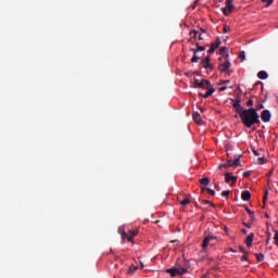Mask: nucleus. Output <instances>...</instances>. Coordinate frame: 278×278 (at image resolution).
<instances>
[{
	"mask_svg": "<svg viewBox=\"0 0 278 278\" xmlns=\"http://www.w3.org/2000/svg\"><path fill=\"white\" fill-rule=\"evenodd\" d=\"M192 118L194 123H198V124L201 123V114L199 112H193Z\"/></svg>",
	"mask_w": 278,
	"mask_h": 278,
	"instance_id": "17",
	"label": "nucleus"
},
{
	"mask_svg": "<svg viewBox=\"0 0 278 278\" xmlns=\"http://www.w3.org/2000/svg\"><path fill=\"white\" fill-rule=\"evenodd\" d=\"M257 110H264L263 104L260 105V108Z\"/></svg>",
	"mask_w": 278,
	"mask_h": 278,
	"instance_id": "49",
	"label": "nucleus"
},
{
	"mask_svg": "<svg viewBox=\"0 0 278 278\" xmlns=\"http://www.w3.org/2000/svg\"><path fill=\"white\" fill-rule=\"evenodd\" d=\"M275 0H262V3H265V7L266 8H270V5H273V2H274Z\"/></svg>",
	"mask_w": 278,
	"mask_h": 278,
	"instance_id": "22",
	"label": "nucleus"
},
{
	"mask_svg": "<svg viewBox=\"0 0 278 278\" xmlns=\"http://www.w3.org/2000/svg\"><path fill=\"white\" fill-rule=\"evenodd\" d=\"M200 185L202 186H210V178L204 177L200 179Z\"/></svg>",
	"mask_w": 278,
	"mask_h": 278,
	"instance_id": "21",
	"label": "nucleus"
},
{
	"mask_svg": "<svg viewBox=\"0 0 278 278\" xmlns=\"http://www.w3.org/2000/svg\"><path fill=\"white\" fill-rule=\"evenodd\" d=\"M270 118H273V114H270V111L264 110L261 113V121H263V123H270Z\"/></svg>",
	"mask_w": 278,
	"mask_h": 278,
	"instance_id": "10",
	"label": "nucleus"
},
{
	"mask_svg": "<svg viewBox=\"0 0 278 278\" xmlns=\"http://www.w3.org/2000/svg\"><path fill=\"white\" fill-rule=\"evenodd\" d=\"M202 192H208V194H211V197H216V191H214V189H210L207 187H202Z\"/></svg>",
	"mask_w": 278,
	"mask_h": 278,
	"instance_id": "16",
	"label": "nucleus"
},
{
	"mask_svg": "<svg viewBox=\"0 0 278 278\" xmlns=\"http://www.w3.org/2000/svg\"><path fill=\"white\" fill-rule=\"evenodd\" d=\"M247 108H253V99L248 100Z\"/></svg>",
	"mask_w": 278,
	"mask_h": 278,
	"instance_id": "34",
	"label": "nucleus"
},
{
	"mask_svg": "<svg viewBox=\"0 0 278 278\" xmlns=\"http://www.w3.org/2000/svg\"><path fill=\"white\" fill-rule=\"evenodd\" d=\"M225 90H227V87L219 88V92H225Z\"/></svg>",
	"mask_w": 278,
	"mask_h": 278,
	"instance_id": "41",
	"label": "nucleus"
},
{
	"mask_svg": "<svg viewBox=\"0 0 278 278\" xmlns=\"http://www.w3.org/2000/svg\"><path fill=\"white\" fill-rule=\"evenodd\" d=\"M211 240H216V237L215 236H206L203 239L202 244H201L203 251H207V247H210Z\"/></svg>",
	"mask_w": 278,
	"mask_h": 278,
	"instance_id": "9",
	"label": "nucleus"
},
{
	"mask_svg": "<svg viewBox=\"0 0 278 278\" xmlns=\"http://www.w3.org/2000/svg\"><path fill=\"white\" fill-rule=\"evenodd\" d=\"M188 203H190V199L186 198L185 200H182L180 202V205H182L185 207V205H188Z\"/></svg>",
	"mask_w": 278,
	"mask_h": 278,
	"instance_id": "29",
	"label": "nucleus"
},
{
	"mask_svg": "<svg viewBox=\"0 0 278 278\" xmlns=\"http://www.w3.org/2000/svg\"><path fill=\"white\" fill-rule=\"evenodd\" d=\"M199 33L197 31V30H191L190 31V36H192L193 38H197V35H198Z\"/></svg>",
	"mask_w": 278,
	"mask_h": 278,
	"instance_id": "37",
	"label": "nucleus"
},
{
	"mask_svg": "<svg viewBox=\"0 0 278 278\" xmlns=\"http://www.w3.org/2000/svg\"><path fill=\"white\" fill-rule=\"evenodd\" d=\"M229 194H231V191L225 190L222 192V197H225L226 199H229Z\"/></svg>",
	"mask_w": 278,
	"mask_h": 278,
	"instance_id": "26",
	"label": "nucleus"
},
{
	"mask_svg": "<svg viewBox=\"0 0 278 278\" xmlns=\"http://www.w3.org/2000/svg\"><path fill=\"white\" fill-rule=\"evenodd\" d=\"M201 112H203V109H201Z\"/></svg>",
	"mask_w": 278,
	"mask_h": 278,
	"instance_id": "59",
	"label": "nucleus"
},
{
	"mask_svg": "<svg viewBox=\"0 0 278 278\" xmlns=\"http://www.w3.org/2000/svg\"><path fill=\"white\" fill-rule=\"evenodd\" d=\"M220 84H229V80H222Z\"/></svg>",
	"mask_w": 278,
	"mask_h": 278,
	"instance_id": "45",
	"label": "nucleus"
},
{
	"mask_svg": "<svg viewBox=\"0 0 278 278\" xmlns=\"http://www.w3.org/2000/svg\"><path fill=\"white\" fill-rule=\"evenodd\" d=\"M195 47H197V49H198V53H199L200 51H205V47L199 46V43H195Z\"/></svg>",
	"mask_w": 278,
	"mask_h": 278,
	"instance_id": "30",
	"label": "nucleus"
},
{
	"mask_svg": "<svg viewBox=\"0 0 278 278\" xmlns=\"http://www.w3.org/2000/svg\"><path fill=\"white\" fill-rule=\"evenodd\" d=\"M215 45H217V48L220 47L222 42H220V38H216Z\"/></svg>",
	"mask_w": 278,
	"mask_h": 278,
	"instance_id": "39",
	"label": "nucleus"
},
{
	"mask_svg": "<svg viewBox=\"0 0 278 278\" xmlns=\"http://www.w3.org/2000/svg\"><path fill=\"white\" fill-rule=\"evenodd\" d=\"M266 244H270V235H268V237L266 239Z\"/></svg>",
	"mask_w": 278,
	"mask_h": 278,
	"instance_id": "40",
	"label": "nucleus"
},
{
	"mask_svg": "<svg viewBox=\"0 0 278 278\" xmlns=\"http://www.w3.org/2000/svg\"><path fill=\"white\" fill-rule=\"evenodd\" d=\"M191 62L194 64L197 62H199V56L197 54H193Z\"/></svg>",
	"mask_w": 278,
	"mask_h": 278,
	"instance_id": "33",
	"label": "nucleus"
},
{
	"mask_svg": "<svg viewBox=\"0 0 278 278\" xmlns=\"http://www.w3.org/2000/svg\"><path fill=\"white\" fill-rule=\"evenodd\" d=\"M240 157H242V155L236 156L235 160L228 159L227 163L218 166V169L223 170V168H238V166H240Z\"/></svg>",
	"mask_w": 278,
	"mask_h": 278,
	"instance_id": "3",
	"label": "nucleus"
},
{
	"mask_svg": "<svg viewBox=\"0 0 278 278\" xmlns=\"http://www.w3.org/2000/svg\"><path fill=\"white\" fill-rule=\"evenodd\" d=\"M211 54H207L206 58L204 60H202V65L203 68H205L206 71H213L214 70V65H212V58L210 56Z\"/></svg>",
	"mask_w": 278,
	"mask_h": 278,
	"instance_id": "7",
	"label": "nucleus"
},
{
	"mask_svg": "<svg viewBox=\"0 0 278 278\" xmlns=\"http://www.w3.org/2000/svg\"><path fill=\"white\" fill-rule=\"evenodd\" d=\"M231 253H236V250L233 248H230Z\"/></svg>",
	"mask_w": 278,
	"mask_h": 278,
	"instance_id": "51",
	"label": "nucleus"
},
{
	"mask_svg": "<svg viewBox=\"0 0 278 278\" xmlns=\"http://www.w3.org/2000/svg\"><path fill=\"white\" fill-rule=\"evenodd\" d=\"M269 175H273V170H271V172H269Z\"/></svg>",
	"mask_w": 278,
	"mask_h": 278,
	"instance_id": "56",
	"label": "nucleus"
},
{
	"mask_svg": "<svg viewBox=\"0 0 278 278\" xmlns=\"http://www.w3.org/2000/svg\"><path fill=\"white\" fill-rule=\"evenodd\" d=\"M239 58H240L241 62H244V51H241L239 53Z\"/></svg>",
	"mask_w": 278,
	"mask_h": 278,
	"instance_id": "36",
	"label": "nucleus"
},
{
	"mask_svg": "<svg viewBox=\"0 0 278 278\" xmlns=\"http://www.w3.org/2000/svg\"><path fill=\"white\" fill-rule=\"evenodd\" d=\"M135 236H138V231L136 230H129L128 233L123 231L122 232V238L125 240V238L128 240V242H134Z\"/></svg>",
	"mask_w": 278,
	"mask_h": 278,
	"instance_id": "6",
	"label": "nucleus"
},
{
	"mask_svg": "<svg viewBox=\"0 0 278 278\" xmlns=\"http://www.w3.org/2000/svg\"><path fill=\"white\" fill-rule=\"evenodd\" d=\"M214 92H216V90L214 88L207 89V91L204 94L200 93V96H202L203 99H210V97H212L214 94Z\"/></svg>",
	"mask_w": 278,
	"mask_h": 278,
	"instance_id": "15",
	"label": "nucleus"
},
{
	"mask_svg": "<svg viewBox=\"0 0 278 278\" xmlns=\"http://www.w3.org/2000/svg\"><path fill=\"white\" fill-rule=\"evenodd\" d=\"M194 8H197V3L194 2V4L192 5V10H194Z\"/></svg>",
	"mask_w": 278,
	"mask_h": 278,
	"instance_id": "52",
	"label": "nucleus"
},
{
	"mask_svg": "<svg viewBox=\"0 0 278 278\" xmlns=\"http://www.w3.org/2000/svg\"><path fill=\"white\" fill-rule=\"evenodd\" d=\"M199 88H202L203 90H210L213 89L212 84L207 79H203L200 81V85H198Z\"/></svg>",
	"mask_w": 278,
	"mask_h": 278,
	"instance_id": "11",
	"label": "nucleus"
},
{
	"mask_svg": "<svg viewBox=\"0 0 278 278\" xmlns=\"http://www.w3.org/2000/svg\"><path fill=\"white\" fill-rule=\"evenodd\" d=\"M190 51L193 53V55H197L198 52V48H191Z\"/></svg>",
	"mask_w": 278,
	"mask_h": 278,
	"instance_id": "38",
	"label": "nucleus"
},
{
	"mask_svg": "<svg viewBox=\"0 0 278 278\" xmlns=\"http://www.w3.org/2000/svg\"><path fill=\"white\" fill-rule=\"evenodd\" d=\"M241 253H244V248L240 247Z\"/></svg>",
	"mask_w": 278,
	"mask_h": 278,
	"instance_id": "48",
	"label": "nucleus"
},
{
	"mask_svg": "<svg viewBox=\"0 0 278 278\" xmlns=\"http://www.w3.org/2000/svg\"><path fill=\"white\" fill-rule=\"evenodd\" d=\"M231 28L229 26H224L223 34H229Z\"/></svg>",
	"mask_w": 278,
	"mask_h": 278,
	"instance_id": "32",
	"label": "nucleus"
},
{
	"mask_svg": "<svg viewBox=\"0 0 278 278\" xmlns=\"http://www.w3.org/2000/svg\"><path fill=\"white\" fill-rule=\"evenodd\" d=\"M254 155H260L258 151L253 150Z\"/></svg>",
	"mask_w": 278,
	"mask_h": 278,
	"instance_id": "44",
	"label": "nucleus"
},
{
	"mask_svg": "<svg viewBox=\"0 0 278 278\" xmlns=\"http://www.w3.org/2000/svg\"><path fill=\"white\" fill-rule=\"evenodd\" d=\"M266 159H264V157H258L257 160H256V164H260V165H262V164H266Z\"/></svg>",
	"mask_w": 278,
	"mask_h": 278,
	"instance_id": "24",
	"label": "nucleus"
},
{
	"mask_svg": "<svg viewBox=\"0 0 278 278\" xmlns=\"http://www.w3.org/2000/svg\"><path fill=\"white\" fill-rule=\"evenodd\" d=\"M241 262H244V255L241 256Z\"/></svg>",
	"mask_w": 278,
	"mask_h": 278,
	"instance_id": "53",
	"label": "nucleus"
},
{
	"mask_svg": "<svg viewBox=\"0 0 278 278\" xmlns=\"http://www.w3.org/2000/svg\"><path fill=\"white\" fill-rule=\"evenodd\" d=\"M248 261V258H247V256H244V262H247Z\"/></svg>",
	"mask_w": 278,
	"mask_h": 278,
	"instance_id": "54",
	"label": "nucleus"
},
{
	"mask_svg": "<svg viewBox=\"0 0 278 278\" xmlns=\"http://www.w3.org/2000/svg\"><path fill=\"white\" fill-rule=\"evenodd\" d=\"M249 175H251L249 172L244 173V177H249Z\"/></svg>",
	"mask_w": 278,
	"mask_h": 278,
	"instance_id": "46",
	"label": "nucleus"
},
{
	"mask_svg": "<svg viewBox=\"0 0 278 278\" xmlns=\"http://www.w3.org/2000/svg\"><path fill=\"white\" fill-rule=\"evenodd\" d=\"M219 53H220V55H223L224 60H225V59H229V48H227V47H222V48L219 49Z\"/></svg>",
	"mask_w": 278,
	"mask_h": 278,
	"instance_id": "13",
	"label": "nucleus"
},
{
	"mask_svg": "<svg viewBox=\"0 0 278 278\" xmlns=\"http://www.w3.org/2000/svg\"><path fill=\"white\" fill-rule=\"evenodd\" d=\"M195 3H199V0H195Z\"/></svg>",
	"mask_w": 278,
	"mask_h": 278,
	"instance_id": "57",
	"label": "nucleus"
},
{
	"mask_svg": "<svg viewBox=\"0 0 278 278\" xmlns=\"http://www.w3.org/2000/svg\"><path fill=\"white\" fill-rule=\"evenodd\" d=\"M138 270V267H136V266H130L129 267V274L130 275H134V273H136Z\"/></svg>",
	"mask_w": 278,
	"mask_h": 278,
	"instance_id": "28",
	"label": "nucleus"
},
{
	"mask_svg": "<svg viewBox=\"0 0 278 278\" xmlns=\"http://www.w3.org/2000/svg\"><path fill=\"white\" fill-rule=\"evenodd\" d=\"M262 122L260 121V114H257V110L248 109L244 110V126L251 129L253 125H260Z\"/></svg>",
	"mask_w": 278,
	"mask_h": 278,
	"instance_id": "1",
	"label": "nucleus"
},
{
	"mask_svg": "<svg viewBox=\"0 0 278 278\" xmlns=\"http://www.w3.org/2000/svg\"><path fill=\"white\" fill-rule=\"evenodd\" d=\"M268 200V190H265L264 197H263V203H266Z\"/></svg>",
	"mask_w": 278,
	"mask_h": 278,
	"instance_id": "31",
	"label": "nucleus"
},
{
	"mask_svg": "<svg viewBox=\"0 0 278 278\" xmlns=\"http://www.w3.org/2000/svg\"><path fill=\"white\" fill-rule=\"evenodd\" d=\"M244 227H248V229H251V224H244Z\"/></svg>",
	"mask_w": 278,
	"mask_h": 278,
	"instance_id": "43",
	"label": "nucleus"
},
{
	"mask_svg": "<svg viewBox=\"0 0 278 278\" xmlns=\"http://www.w3.org/2000/svg\"><path fill=\"white\" fill-rule=\"evenodd\" d=\"M193 85H194V88H199V85H201V83L199 81V79L194 78Z\"/></svg>",
	"mask_w": 278,
	"mask_h": 278,
	"instance_id": "35",
	"label": "nucleus"
},
{
	"mask_svg": "<svg viewBox=\"0 0 278 278\" xmlns=\"http://www.w3.org/2000/svg\"><path fill=\"white\" fill-rule=\"evenodd\" d=\"M258 79H268V73L266 71H261L257 73Z\"/></svg>",
	"mask_w": 278,
	"mask_h": 278,
	"instance_id": "18",
	"label": "nucleus"
},
{
	"mask_svg": "<svg viewBox=\"0 0 278 278\" xmlns=\"http://www.w3.org/2000/svg\"><path fill=\"white\" fill-rule=\"evenodd\" d=\"M225 181L226 184H236V177H233V175H231V173H227L225 175Z\"/></svg>",
	"mask_w": 278,
	"mask_h": 278,
	"instance_id": "14",
	"label": "nucleus"
},
{
	"mask_svg": "<svg viewBox=\"0 0 278 278\" xmlns=\"http://www.w3.org/2000/svg\"><path fill=\"white\" fill-rule=\"evenodd\" d=\"M200 31H201L202 34H205V29H203V28H200Z\"/></svg>",
	"mask_w": 278,
	"mask_h": 278,
	"instance_id": "47",
	"label": "nucleus"
},
{
	"mask_svg": "<svg viewBox=\"0 0 278 278\" xmlns=\"http://www.w3.org/2000/svg\"><path fill=\"white\" fill-rule=\"evenodd\" d=\"M255 238V233H250L248 235V237L245 238V244L248 249H251V247H253V240Z\"/></svg>",
	"mask_w": 278,
	"mask_h": 278,
	"instance_id": "12",
	"label": "nucleus"
},
{
	"mask_svg": "<svg viewBox=\"0 0 278 278\" xmlns=\"http://www.w3.org/2000/svg\"><path fill=\"white\" fill-rule=\"evenodd\" d=\"M170 277H177V275H186L188 273V269L186 267H172L165 270Z\"/></svg>",
	"mask_w": 278,
	"mask_h": 278,
	"instance_id": "4",
	"label": "nucleus"
},
{
	"mask_svg": "<svg viewBox=\"0 0 278 278\" xmlns=\"http://www.w3.org/2000/svg\"><path fill=\"white\" fill-rule=\"evenodd\" d=\"M251 199V191L245 190L244 191V201H249Z\"/></svg>",
	"mask_w": 278,
	"mask_h": 278,
	"instance_id": "23",
	"label": "nucleus"
},
{
	"mask_svg": "<svg viewBox=\"0 0 278 278\" xmlns=\"http://www.w3.org/2000/svg\"><path fill=\"white\" fill-rule=\"evenodd\" d=\"M186 75H187V77H188V75H190V74L187 73Z\"/></svg>",
	"mask_w": 278,
	"mask_h": 278,
	"instance_id": "58",
	"label": "nucleus"
},
{
	"mask_svg": "<svg viewBox=\"0 0 278 278\" xmlns=\"http://www.w3.org/2000/svg\"><path fill=\"white\" fill-rule=\"evenodd\" d=\"M199 40H203V36L202 35H199Z\"/></svg>",
	"mask_w": 278,
	"mask_h": 278,
	"instance_id": "50",
	"label": "nucleus"
},
{
	"mask_svg": "<svg viewBox=\"0 0 278 278\" xmlns=\"http://www.w3.org/2000/svg\"><path fill=\"white\" fill-rule=\"evenodd\" d=\"M245 212L249 214L251 220H255V212L251 211L249 207H244Z\"/></svg>",
	"mask_w": 278,
	"mask_h": 278,
	"instance_id": "20",
	"label": "nucleus"
},
{
	"mask_svg": "<svg viewBox=\"0 0 278 278\" xmlns=\"http://www.w3.org/2000/svg\"><path fill=\"white\" fill-rule=\"evenodd\" d=\"M265 217L268 218V214H265Z\"/></svg>",
	"mask_w": 278,
	"mask_h": 278,
	"instance_id": "55",
	"label": "nucleus"
},
{
	"mask_svg": "<svg viewBox=\"0 0 278 278\" xmlns=\"http://www.w3.org/2000/svg\"><path fill=\"white\" fill-rule=\"evenodd\" d=\"M229 68H231V62H229V59H224V62L219 64L218 70L220 71V73H226V75H231V71H229Z\"/></svg>",
	"mask_w": 278,
	"mask_h": 278,
	"instance_id": "5",
	"label": "nucleus"
},
{
	"mask_svg": "<svg viewBox=\"0 0 278 278\" xmlns=\"http://www.w3.org/2000/svg\"><path fill=\"white\" fill-rule=\"evenodd\" d=\"M255 255H256L257 262H264V254L263 253H258V254H255Z\"/></svg>",
	"mask_w": 278,
	"mask_h": 278,
	"instance_id": "25",
	"label": "nucleus"
},
{
	"mask_svg": "<svg viewBox=\"0 0 278 278\" xmlns=\"http://www.w3.org/2000/svg\"><path fill=\"white\" fill-rule=\"evenodd\" d=\"M241 199L244 201V191H241Z\"/></svg>",
	"mask_w": 278,
	"mask_h": 278,
	"instance_id": "42",
	"label": "nucleus"
},
{
	"mask_svg": "<svg viewBox=\"0 0 278 278\" xmlns=\"http://www.w3.org/2000/svg\"><path fill=\"white\" fill-rule=\"evenodd\" d=\"M218 49V45L216 43H211L210 50L207 51L208 55H212V53H214V51H216Z\"/></svg>",
	"mask_w": 278,
	"mask_h": 278,
	"instance_id": "19",
	"label": "nucleus"
},
{
	"mask_svg": "<svg viewBox=\"0 0 278 278\" xmlns=\"http://www.w3.org/2000/svg\"><path fill=\"white\" fill-rule=\"evenodd\" d=\"M203 204L210 205L211 207H216V205L214 203L210 202V200H203Z\"/></svg>",
	"mask_w": 278,
	"mask_h": 278,
	"instance_id": "27",
	"label": "nucleus"
},
{
	"mask_svg": "<svg viewBox=\"0 0 278 278\" xmlns=\"http://www.w3.org/2000/svg\"><path fill=\"white\" fill-rule=\"evenodd\" d=\"M225 16H229V14H231L232 10H233V3L231 0H227L226 1V7L222 9Z\"/></svg>",
	"mask_w": 278,
	"mask_h": 278,
	"instance_id": "8",
	"label": "nucleus"
},
{
	"mask_svg": "<svg viewBox=\"0 0 278 278\" xmlns=\"http://www.w3.org/2000/svg\"><path fill=\"white\" fill-rule=\"evenodd\" d=\"M242 100L240 98H236V100H232V108L235 112L237 113L235 115V118H241V123H244V108L242 106Z\"/></svg>",
	"mask_w": 278,
	"mask_h": 278,
	"instance_id": "2",
	"label": "nucleus"
}]
</instances>
